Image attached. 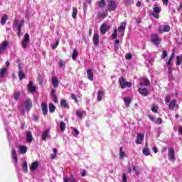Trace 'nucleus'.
<instances>
[{"mask_svg": "<svg viewBox=\"0 0 182 182\" xmlns=\"http://www.w3.org/2000/svg\"><path fill=\"white\" fill-rule=\"evenodd\" d=\"M170 100H171V97L170 95H166L165 103L166 105H168V103H170Z\"/></svg>", "mask_w": 182, "mask_h": 182, "instance_id": "49", "label": "nucleus"}, {"mask_svg": "<svg viewBox=\"0 0 182 182\" xmlns=\"http://www.w3.org/2000/svg\"><path fill=\"white\" fill-rule=\"evenodd\" d=\"M38 80L39 85L43 84V80H42L41 77H38Z\"/></svg>", "mask_w": 182, "mask_h": 182, "instance_id": "61", "label": "nucleus"}, {"mask_svg": "<svg viewBox=\"0 0 182 182\" xmlns=\"http://www.w3.org/2000/svg\"><path fill=\"white\" fill-rule=\"evenodd\" d=\"M177 103V100H173L171 102H169V105H168V109L169 110H174V107H176V105Z\"/></svg>", "mask_w": 182, "mask_h": 182, "instance_id": "20", "label": "nucleus"}, {"mask_svg": "<svg viewBox=\"0 0 182 182\" xmlns=\"http://www.w3.org/2000/svg\"><path fill=\"white\" fill-rule=\"evenodd\" d=\"M78 55H79V53L77 52V50L75 48L73 50V57H72L73 60H76V58H77Z\"/></svg>", "mask_w": 182, "mask_h": 182, "instance_id": "42", "label": "nucleus"}, {"mask_svg": "<svg viewBox=\"0 0 182 182\" xmlns=\"http://www.w3.org/2000/svg\"><path fill=\"white\" fill-rule=\"evenodd\" d=\"M133 171H134L136 176H139V170H137V167L133 166Z\"/></svg>", "mask_w": 182, "mask_h": 182, "instance_id": "58", "label": "nucleus"}, {"mask_svg": "<svg viewBox=\"0 0 182 182\" xmlns=\"http://www.w3.org/2000/svg\"><path fill=\"white\" fill-rule=\"evenodd\" d=\"M58 45H59V41H57L55 44H53V45L51 46L52 49H53V50H55V49H56V48H58Z\"/></svg>", "mask_w": 182, "mask_h": 182, "instance_id": "53", "label": "nucleus"}, {"mask_svg": "<svg viewBox=\"0 0 182 182\" xmlns=\"http://www.w3.org/2000/svg\"><path fill=\"white\" fill-rule=\"evenodd\" d=\"M22 171L24 173H28V162L24 161L22 166Z\"/></svg>", "mask_w": 182, "mask_h": 182, "instance_id": "38", "label": "nucleus"}, {"mask_svg": "<svg viewBox=\"0 0 182 182\" xmlns=\"http://www.w3.org/2000/svg\"><path fill=\"white\" fill-rule=\"evenodd\" d=\"M154 13L152 14V16L156 18V19H159V18H160L159 14L161 12V7L159 6L157 4H155L154 6Z\"/></svg>", "mask_w": 182, "mask_h": 182, "instance_id": "3", "label": "nucleus"}, {"mask_svg": "<svg viewBox=\"0 0 182 182\" xmlns=\"http://www.w3.org/2000/svg\"><path fill=\"white\" fill-rule=\"evenodd\" d=\"M60 129L61 132H65L66 130V124L63 121L60 122Z\"/></svg>", "mask_w": 182, "mask_h": 182, "instance_id": "36", "label": "nucleus"}, {"mask_svg": "<svg viewBox=\"0 0 182 182\" xmlns=\"http://www.w3.org/2000/svg\"><path fill=\"white\" fill-rule=\"evenodd\" d=\"M167 56H168L167 51L164 50L161 56L162 59H166Z\"/></svg>", "mask_w": 182, "mask_h": 182, "instance_id": "55", "label": "nucleus"}, {"mask_svg": "<svg viewBox=\"0 0 182 182\" xmlns=\"http://www.w3.org/2000/svg\"><path fill=\"white\" fill-rule=\"evenodd\" d=\"M29 41H30L29 34L28 33H26L24 35V38L21 41V45L23 49H26V48H28V43H29Z\"/></svg>", "mask_w": 182, "mask_h": 182, "instance_id": "5", "label": "nucleus"}, {"mask_svg": "<svg viewBox=\"0 0 182 182\" xmlns=\"http://www.w3.org/2000/svg\"><path fill=\"white\" fill-rule=\"evenodd\" d=\"M18 150L21 154H25V153L28 151V147H26V146L24 145H21L18 148Z\"/></svg>", "mask_w": 182, "mask_h": 182, "instance_id": "22", "label": "nucleus"}, {"mask_svg": "<svg viewBox=\"0 0 182 182\" xmlns=\"http://www.w3.org/2000/svg\"><path fill=\"white\" fill-rule=\"evenodd\" d=\"M11 157L14 160V164H16V163H18V156L16 154V151L15 150V149L12 150Z\"/></svg>", "mask_w": 182, "mask_h": 182, "instance_id": "18", "label": "nucleus"}, {"mask_svg": "<svg viewBox=\"0 0 182 182\" xmlns=\"http://www.w3.org/2000/svg\"><path fill=\"white\" fill-rule=\"evenodd\" d=\"M76 16H77V9L76 7H73L72 18H73L74 19H76Z\"/></svg>", "mask_w": 182, "mask_h": 182, "instance_id": "37", "label": "nucleus"}, {"mask_svg": "<svg viewBox=\"0 0 182 182\" xmlns=\"http://www.w3.org/2000/svg\"><path fill=\"white\" fill-rule=\"evenodd\" d=\"M71 98L75 100V103H77V97L75 94H71Z\"/></svg>", "mask_w": 182, "mask_h": 182, "instance_id": "54", "label": "nucleus"}, {"mask_svg": "<svg viewBox=\"0 0 182 182\" xmlns=\"http://www.w3.org/2000/svg\"><path fill=\"white\" fill-rule=\"evenodd\" d=\"M119 85L121 86V89H125V87H132V82H126L123 77H119Z\"/></svg>", "mask_w": 182, "mask_h": 182, "instance_id": "4", "label": "nucleus"}, {"mask_svg": "<svg viewBox=\"0 0 182 182\" xmlns=\"http://www.w3.org/2000/svg\"><path fill=\"white\" fill-rule=\"evenodd\" d=\"M8 68H3L0 70V77H4L5 76V73H6Z\"/></svg>", "mask_w": 182, "mask_h": 182, "instance_id": "35", "label": "nucleus"}, {"mask_svg": "<svg viewBox=\"0 0 182 182\" xmlns=\"http://www.w3.org/2000/svg\"><path fill=\"white\" fill-rule=\"evenodd\" d=\"M41 110L43 116H46V114H48V105H46V103H41Z\"/></svg>", "mask_w": 182, "mask_h": 182, "instance_id": "16", "label": "nucleus"}, {"mask_svg": "<svg viewBox=\"0 0 182 182\" xmlns=\"http://www.w3.org/2000/svg\"><path fill=\"white\" fill-rule=\"evenodd\" d=\"M60 106L62 107H68V102L65 100H61L60 101Z\"/></svg>", "mask_w": 182, "mask_h": 182, "instance_id": "48", "label": "nucleus"}, {"mask_svg": "<svg viewBox=\"0 0 182 182\" xmlns=\"http://www.w3.org/2000/svg\"><path fill=\"white\" fill-rule=\"evenodd\" d=\"M159 33H163V32H170V26L165 25L164 26H160L159 28Z\"/></svg>", "mask_w": 182, "mask_h": 182, "instance_id": "10", "label": "nucleus"}, {"mask_svg": "<svg viewBox=\"0 0 182 182\" xmlns=\"http://www.w3.org/2000/svg\"><path fill=\"white\" fill-rule=\"evenodd\" d=\"M83 114H85V111L77 109L76 111L77 117H78L79 119H82V117H83Z\"/></svg>", "mask_w": 182, "mask_h": 182, "instance_id": "32", "label": "nucleus"}, {"mask_svg": "<svg viewBox=\"0 0 182 182\" xmlns=\"http://www.w3.org/2000/svg\"><path fill=\"white\" fill-rule=\"evenodd\" d=\"M138 92L142 96H147V95H149V90H147V88H139Z\"/></svg>", "mask_w": 182, "mask_h": 182, "instance_id": "21", "label": "nucleus"}, {"mask_svg": "<svg viewBox=\"0 0 182 182\" xmlns=\"http://www.w3.org/2000/svg\"><path fill=\"white\" fill-rule=\"evenodd\" d=\"M154 123L156 124H161L163 123V119L161 118H157L155 121Z\"/></svg>", "mask_w": 182, "mask_h": 182, "instance_id": "51", "label": "nucleus"}, {"mask_svg": "<svg viewBox=\"0 0 182 182\" xmlns=\"http://www.w3.org/2000/svg\"><path fill=\"white\" fill-rule=\"evenodd\" d=\"M126 5H130L132 4V0H124Z\"/></svg>", "mask_w": 182, "mask_h": 182, "instance_id": "63", "label": "nucleus"}, {"mask_svg": "<svg viewBox=\"0 0 182 182\" xmlns=\"http://www.w3.org/2000/svg\"><path fill=\"white\" fill-rule=\"evenodd\" d=\"M48 137H49V131L46 130L42 133L41 139H42V140L45 141V140H46V139H48Z\"/></svg>", "mask_w": 182, "mask_h": 182, "instance_id": "27", "label": "nucleus"}, {"mask_svg": "<svg viewBox=\"0 0 182 182\" xmlns=\"http://www.w3.org/2000/svg\"><path fill=\"white\" fill-rule=\"evenodd\" d=\"M32 140H33V137L32 136V132H28L27 133L26 141L27 143H32Z\"/></svg>", "mask_w": 182, "mask_h": 182, "instance_id": "29", "label": "nucleus"}, {"mask_svg": "<svg viewBox=\"0 0 182 182\" xmlns=\"http://www.w3.org/2000/svg\"><path fill=\"white\" fill-rule=\"evenodd\" d=\"M140 86H149L150 85V81L149 79H144V82H139Z\"/></svg>", "mask_w": 182, "mask_h": 182, "instance_id": "33", "label": "nucleus"}, {"mask_svg": "<svg viewBox=\"0 0 182 182\" xmlns=\"http://www.w3.org/2000/svg\"><path fill=\"white\" fill-rule=\"evenodd\" d=\"M116 8H117V4H116L115 1H110L108 2V9H109V11H114Z\"/></svg>", "mask_w": 182, "mask_h": 182, "instance_id": "12", "label": "nucleus"}, {"mask_svg": "<svg viewBox=\"0 0 182 182\" xmlns=\"http://www.w3.org/2000/svg\"><path fill=\"white\" fill-rule=\"evenodd\" d=\"M162 2L164 4V5H166V6H167V5H168V0H162Z\"/></svg>", "mask_w": 182, "mask_h": 182, "instance_id": "64", "label": "nucleus"}, {"mask_svg": "<svg viewBox=\"0 0 182 182\" xmlns=\"http://www.w3.org/2000/svg\"><path fill=\"white\" fill-rule=\"evenodd\" d=\"M52 83L54 87H59V80H58V77H52Z\"/></svg>", "mask_w": 182, "mask_h": 182, "instance_id": "24", "label": "nucleus"}, {"mask_svg": "<svg viewBox=\"0 0 182 182\" xmlns=\"http://www.w3.org/2000/svg\"><path fill=\"white\" fill-rule=\"evenodd\" d=\"M92 41L95 46H99V34L95 33L93 36Z\"/></svg>", "mask_w": 182, "mask_h": 182, "instance_id": "19", "label": "nucleus"}, {"mask_svg": "<svg viewBox=\"0 0 182 182\" xmlns=\"http://www.w3.org/2000/svg\"><path fill=\"white\" fill-rule=\"evenodd\" d=\"M18 77L20 80L25 79V73H23V71L22 70V66L21 64H18Z\"/></svg>", "mask_w": 182, "mask_h": 182, "instance_id": "15", "label": "nucleus"}, {"mask_svg": "<svg viewBox=\"0 0 182 182\" xmlns=\"http://www.w3.org/2000/svg\"><path fill=\"white\" fill-rule=\"evenodd\" d=\"M161 41L162 39L160 38L159 34L154 33L151 35V42H152L154 45H156L157 48H159V45L161 43Z\"/></svg>", "mask_w": 182, "mask_h": 182, "instance_id": "1", "label": "nucleus"}, {"mask_svg": "<svg viewBox=\"0 0 182 182\" xmlns=\"http://www.w3.org/2000/svg\"><path fill=\"white\" fill-rule=\"evenodd\" d=\"M126 25H127V23L122 22L120 25V26L118 28V32L119 33H124V31H126Z\"/></svg>", "mask_w": 182, "mask_h": 182, "instance_id": "17", "label": "nucleus"}, {"mask_svg": "<svg viewBox=\"0 0 182 182\" xmlns=\"http://www.w3.org/2000/svg\"><path fill=\"white\" fill-rule=\"evenodd\" d=\"M126 157V153L123 151V149L122 147L119 148V158L120 159H124Z\"/></svg>", "mask_w": 182, "mask_h": 182, "instance_id": "41", "label": "nucleus"}, {"mask_svg": "<svg viewBox=\"0 0 182 182\" xmlns=\"http://www.w3.org/2000/svg\"><path fill=\"white\" fill-rule=\"evenodd\" d=\"M5 130L6 132V133H7V137H8V140L9 141V137L11 136V133H9V130L8 129V128H5Z\"/></svg>", "mask_w": 182, "mask_h": 182, "instance_id": "60", "label": "nucleus"}, {"mask_svg": "<svg viewBox=\"0 0 182 182\" xmlns=\"http://www.w3.org/2000/svg\"><path fill=\"white\" fill-rule=\"evenodd\" d=\"M157 110H159V107L154 104L152 107H151V111L153 112V113H157Z\"/></svg>", "mask_w": 182, "mask_h": 182, "instance_id": "47", "label": "nucleus"}, {"mask_svg": "<svg viewBox=\"0 0 182 182\" xmlns=\"http://www.w3.org/2000/svg\"><path fill=\"white\" fill-rule=\"evenodd\" d=\"M103 96H105V92L103 90H99L97 92V99L98 102H102Z\"/></svg>", "mask_w": 182, "mask_h": 182, "instance_id": "23", "label": "nucleus"}, {"mask_svg": "<svg viewBox=\"0 0 182 182\" xmlns=\"http://www.w3.org/2000/svg\"><path fill=\"white\" fill-rule=\"evenodd\" d=\"M23 106L25 107L27 112H29L31 109H32V101L31 99H27L26 101L23 102Z\"/></svg>", "mask_w": 182, "mask_h": 182, "instance_id": "8", "label": "nucleus"}, {"mask_svg": "<svg viewBox=\"0 0 182 182\" xmlns=\"http://www.w3.org/2000/svg\"><path fill=\"white\" fill-rule=\"evenodd\" d=\"M122 182H127V176L126 173L122 174Z\"/></svg>", "mask_w": 182, "mask_h": 182, "instance_id": "56", "label": "nucleus"}, {"mask_svg": "<svg viewBox=\"0 0 182 182\" xmlns=\"http://www.w3.org/2000/svg\"><path fill=\"white\" fill-rule=\"evenodd\" d=\"M107 31H110V26L107 23H103L100 28L101 35H105Z\"/></svg>", "mask_w": 182, "mask_h": 182, "instance_id": "7", "label": "nucleus"}, {"mask_svg": "<svg viewBox=\"0 0 182 182\" xmlns=\"http://www.w3.org/2000/svg\"><path fill=\"white\" fill-rule=\"evenodd\" d=\"M100 16V19H105V18H106V16H107V14H105V13H102V14H100L99 15Z\"/></svg>", "mask_w": 182, "mask_h": 182, "instance_id": "57", "label": "nucleus"}, {"mask_svg": "<svg viewBox=\"0 0 182 182\" xmlns=\"http://www.w3.org/2000/svg\"><path fill=\"white\" fill-rule=\"evenodd\" d=\"M64 182H77L73 176H70L68 178H64Z\"/></svg>", "mask_w": 182, "mask_h": 182, "instance_id": "30", "label": "nucleus"}, {"mask_svg": "<svg viewBox=\"0 0 182 182\" xmlns=\"http://www.w3.org/2000/svg\"><path fill=\"white\" fill-rule=\"evenodd\" d=\"M55 110H56V107H55V105L53 103L49 104V112L50 113H54Z\"/></svg>", "mask_w": 182, "mask_h": 182, "instance_id": "34", "label": "nucleus"}, {"mask_svg": "<svg viewBox=\"0 0 182 182\" xmlns=\"http://www.w3.org/2000/svg\"><path fill=\"white\" fill-rule=\"evenodd\" d=\"M87 75L89 80H91L92 82L93 80V72H92V70L89 69L87 70Z\"/></svg>", "mask_w": 182, "mask_h": 182, "instance_id": "31", "label": "nucleus"}, {"mask_svg": "<svg viewBox=\"0 0 182 182\" xmlns=\"http://www.w3.org/2000/svg\"><path fill=\"white\" fill-rule=\"evenodd\" d=\"M168 157L169 161H176V154L174 151V148H169L168 152Z\"/></svg>", "mask_w": 182, "mask_h": 182, "instance_id": "6", "label": "nucleus"}, {"mask_svg": "<svg viewBox=\"0 0 182 182\" xmlns=\"http://www.w3.org/2000/svg\"><path fill=\"white\" fill-rule=\"evenodd\" d=\"M27 88L31 93H35V92H36V87L33 86V81H30L29 84L27 85Z\"/></svg>", "mask_w": 182, "mask_h": 182, "instance_id": "13", "label": "nucleus"}, {"mask_svg": "<svg viewBox=\"0 0 182 182\" xmlns=\"http://www.w3.org/2000/svg\"><path fill=\"white\" fill-rule=\"evenodd\" d=\"M120 43V41L117 39L114 42V50H117L119 49V44Z\"/></svg>", "mask_w": 182, "mask_h": 182, "instance_id": "44", "label": "nucleus"}, {"mask_svg": "<svg viewBox=\"0 0 182 182\" xmlns=\"http://www.w3.org/2000/svg\"><path fill=\"white\" fill-rule=\"evenodd\" d=\"M38 167H39V162H38V161L33 162L31 164V171H35V170H36V168H38Z\"/></svg>", "mask_w": 182, "mask_h": 182, "instance_id": "28", "label": "nucleus"}, {"mask_svg": "<svg viewBox=\"0 0 182 182\" xmlns=\"http://www.w3.org/2000/svg\"><path fill=\"white\" fill-rule=\"evenodd\" d=\"M65 65V62L60 61L59 63V68H63Z\"/></svg>", "mask_w": 182, "mask_h": 182, "instance_id": "62", "label": "nucleus"}, {"mask_svg": "<svg viewBox=\"0 0 182 182\" xmlns=\"http://www.w3.org/2000/svg\"><path fill=\"white\" fill-rule=\"evenodd\" d=\"M6 21H8V16L4 15L1 20V25H5V23H6Z\"/></svg>", "mask_w": 182, "mask_h": 182, "instance_id": "43", "label": "nucleus"}, {"mask_svg": "<svg viewBox=\"0 0 182 182\" xmlns=\"http://www.w3.org/2000/svg\"><path fill=\"white\" fill-rule=\"evenodd\" d=\"M50 99L54 103H58V97H56V90H52L50 92Z\"/></svg>", "mask_w": 182, "mask_h": 182, "instance_id": "14", "label": "nucleus"}, {"mask_svg": "<svg viewBox=\"0 0 182 182\" xmlns=\"http://www.w3.org/2000/svg\"><path fill=\"white\" fill-rule=\"evenodd\" d=\"M142 153L144 156H150V150L147 147L143 149Z\"/></svg>", "mask_w": 182, "mask_h": 182, "instance_id": "39", "label": "nucleus"}, {"mask_svg": "<svg viewBox=\"0 0 182 182\" xmlns=\"http://www.w3.org/2000/svg\"><path fill=\"white\" fill-rule=\"evenodd\" d=\"M21 96V92L19 91H16L14 92V100H19V97Z\"/></svg>", "mask_w": 182, "mask_h": 182, "instance_id": "46", "label": "nucleus"}, {"mask_svg": "<svg viewBox=\"0 0 182 182\" xmlns=\"http://www.w3.org/2000/svg\"><path fill=\"white\" fill-rule=\"evenodd\" d=\"M112 39H117V28L114 29V32L112 33Z\"/></svg>", "mask_w": 182, "mask_h": 182, "instance_id": "50", "label": "nucleus"}, {"mask_svg": "<svg viewBox=\"0 0 182 182\" xmlns=\"http://www.w3.org/2000/svg\"><path fill=\"white\" fill-rule=\"evenodd\" d=\"M79 130H77V129L76 128H74L73 129V136H75L76 137V136H79Z\"/></svg>", "mask_w": 182, "mask_h": 182, "instance_id": "52", "label": "nucleus"}, {"mask_svg": "<svg viewBox=\"0 0 182 182\" xmlns=\"http://www.w3.org/2000/svg\"><path fill=\"white\" fill-rule=\"evenodd\" d=\"M98 5L100 8H105L106 6V0H101L98 2Z\"/></svg>", "mask_w": 182, "mask_h": 182, "instance_id": "45", "label": "nucleus"}, {"mask_svg": "<svg viewBox=\"0 0 182 182\" xmlns=\"http://www.w3.org/2000/svg\"><path fill=\"white\" fill-rule=\"evenodd\" d=\"M182 62V55L176 56V65L177 66H179V65H181Z\"/></svg>", "mask_w": 182, "mask_h": 182, "instance_id": "40", "label": "nucleus"}, {"mask_svg": "<svg viewBox=\"0 0 182 182\" xmlns=\"http://www.w3.org/2000/svg\"><path fill=\"white\" fill-rule=\"evenodd\" d=\"M24 23L25 21H23V19L19 21L16 18L13 23V29H16V31L22 29V26H23Z\"/></svg>", "mask_w": 182, "mask_h": 182, "instance_id": "2", "label": "nucleus"}, {"mask_svg": "<svg viewBox=\"0 0 182 182\" xmlns=\"http://www.w3.org/2000/svg\"><path fill=\"white\" fill-rule=\"evenodd\" d=\"M174 56H175V53L173 52L171 55L170 56L168 61L166 63V65H167L168 69V73H170V69H171V67L173 66L171 63L173 62V59H174Z\"/></svg>", "mask_w": 182, "mask_h": 182, "instance_id": "11", "label": "nucleus"}, {"mask_svg": "<svg viewBox=\"0 0 182 182\" xmlns=\"http://www.w3.org/2000/svg\"><path fill=\"white\" fill-rule=\"evenodd\" d=\"M21 35H22V29L17 30V36H18V38H21Z\"/></svg>", "mask_w": 182, "mask_h": 182, "instance_id": "59", "label": "nucleus"}, {"mask_svg": "<svg viewBox=\"0 0 182 182\" xmlns=\"http://www.w3.org/2000/svg\"><path fill=\"white\" fill-rule=\"evenodd\" d=\"M143 140H144V134L138 133L135 141L136 144H141V143H143Z\"/></svg>", "mask_w": 182, "mask_h": 182, "instance_id": "9", "label": "nucleus"}, {"mask_svg": "<svg viewBox=\"0 0 182 182\" xmlns=\"http://www.w3.org/2000/svg\"><path fill=\"white\" fill-rule=\"evenodd\" d=\"M8 41H4L1 44H0V52H4L5 48L8 46Z\"/></svg>", "mask_w": 182, "mask_h": 182, "instance_id": "26", "label": "nucleus"}, {"mask_svg": "<svg viewBox=\"0 0 182 182\" xmlns=\"http://www.w3.org/2000/svg\"><path fill=\"white\" fill-rule=\"evenodd\" d=\"M124 105L127 107H130V103H132V99H130V97H127L124 98Z\"/></svg>", "mask_w": 182, "mask_h": 182, "instance_id": "25", "label": "nucleus"}]
</instances>
